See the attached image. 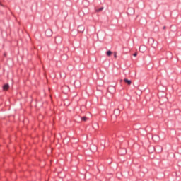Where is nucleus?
<instances>
[{"label":"nucleus","mask_w":181,"mask_h":181,"mask_svg":"<svg viewBox=\"0 0 181 181\" xmlns=\"http://www.w3.org/2000/svg\"><path fill=\"white\" fill-rule=\"evenodd\" d=\"M45 35L47 37H52V35H53V31H52V30L50 29H47L45 31Z\"/></svg>","instance_id":"obj_1"},{"label":"nucleus","mask_w":181,"mask_h":181,"mask_svg":"<svg viewBox=\"0 0 181 181\" xmlns=\"http://www.w3.org/2000/svg\"><path fill=\"white\" fill-rule=\"evenodd\" d=\"M145 49H146V47H145V46H141L139 48L140 52H142V53H144V50H145Z\"/></svg>","instance_id":"obj_6"},{"label":"nucleus","mask_w":181,"mask_h":181,"mask_svg":"<svg viewBox=\"0 0 181 181\" xmlns=\"http://www.w3.org/2000/svg\"><path fill=\"white\" fill-rule=\"evenodd\" d=\"M104 9V8L103 7H101V8H98V9H96L95 10V12H101V11H103Z\"/></svg>","instance_id":"obj_7"},{"label":"nucleus","mask_w":181,"mask_h":181,"mask_svg":"<svg viewBox=\"0 0 181 181\" xmlns=\"http://www.w3.org/2000/svg\"><path fill=\"white\" fill-rule=\"evenodd\" d=\"M124 83H127V84H128V86H131V84H132V81H131V80H128L127 78L124 79Z\"/></svg>","instance_id":"obj_5"},{"label":"nucleus","mask_w":181,"mask_h":181,"mask_svg":"<svg viewBox=\"0 0 181 181\" xmlns=\"http://www.w3.org/2000/svg\"><path fill=\"white\" fill-rule=\"evenodd\" d=\"M111 54H112V52H111V50L107 52V56H111Z\"/></svg>","instance_id":"obj_8"},{"label":"nucleus","mask_w":181,"mask_h":181,"mask_svg":"<svg viewBox=\"0 0 181 181\" xmlns=\"http://www.w3.org/2000/svg\"><path fill=\"white\" fill-rule=\"evenodd\" d=\"M119 155H122V156L126 155L127 154V149H125V148H120L119 150Z\"/></svg>","instance_id":"obj_3"},{"label":"nucleus","mask_w":181,"mask_h":181,"mask_svg":"<svg viewBox=\"0 0 181 181\" xmlns=\"http://www.w3.org/2000/svg\"><path fill=\"white\" fill-rule=\"evenodd\" d=\"M133 56H134V57H136L138 56V53H137V52H135V53L133 54Z\"/></svg>","instance_id":"obj_12"},{"label":"nucleus","mask_w":181,"mask_h":181,"mask_svg":"<svg viewBox=\"0 0 181 181\" xmlns=\"http://www.w3.org/2000/svg\"><path fill=\"white\" fill-rule=\"evenodd\" d=\"M86 28L83 25H79L78 27V32H79L80 33H83V32H84Z\"/></svg>","instance_id":"obj_2"},{"label":"nucleus","mask_w":181,"mask_h":181,"mask_svg":"<svg viewBox=\"0 0 181 181\" xmlns=\"http://www.w3.org/2000/svg\"><path fill=\"white\" fill-rule=\"evenodd\" d=\"M114 57L115 59H117V52H114Z\"/></svg>","instance_id":"obj_13"},{"label":"nucleus","mask_w":181,"mask_h":181,"mask_svg":"<svg viewBox=\"0 0 181 181\" xmlns=\"http://www.w3.org/2000/svg\"><path fill=\"white\" fill-rule=\"evenodd\" d=\"M57 39H60V42H62V38H60V37H57L55 38V42H57Z\"/></svg>","instance_id":"obj_10"},{"label":"nucleus","mask_w":181,"mask_h":181,"mask_svg":"<svg viewBox=\"0 0 181 181\" xmlns=\"http://www.w3.org/2000/svg\"><path fill=\"white\" fill-rule=\"evenodd\" d=\"M163 29H166V26H164V27L163 28Z\"/></svg>","instance_id":"obj_14"},{"label":"nucleus","mask_w":181,"mask_h":181,"mask_svg":"<svg viewBox=\"0 0 181 181\" xmlns=\"http://www.w3.org/2000/svg\"><path fill=\"white\" fill-rule=\"evenodd\" d=\"M110 88H113L114 89V87L111 86Z\"/></svg>","instance_id":"obj_15"},{"label":"nucleus","mask_w":181,"mask_h":181,"mask_svg":"<svg viewBox=\"0 0 181 181\" xmlns=\"http://www.w3.org/2000/svg\"><path fill=\"white\" fill-rule=\"evenodd\" d=\"M64 88H67L68 91H69V86H64V87L62 88L63 91L64 90Z\"/></svg>","instance_id":"obj_9"},{"label":"nucleus","mask_w":181,"mask_h":181,"mask_svg":"<svg viewBox=\"0 0 181 181\" xmlns=\"http://www.w3.org/2000/svg\"><path fill=\"white\" fill-rule=\"evenodd\" d=\"M81 119H82V121H86V120H87V117H83L81 118Z\"/></svg>","instance_id":"obj_11"},{"label":"nucleus","mask_w":181,"mask_h":181,"mask_svg":"<svg viewBox=\"0 0 181 181\" xmlns=\"http://www.w3.org/2000/svg\"><path fill=\"white\" fill-rule=\"evenodd\" d=\"M3 90H4L5 91L9 90V84H5V85L3 86Z\"/></svg>","instance_id":"obj_4"}]
</instances>
